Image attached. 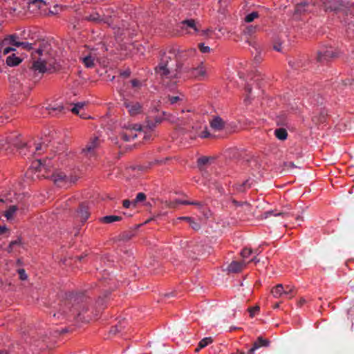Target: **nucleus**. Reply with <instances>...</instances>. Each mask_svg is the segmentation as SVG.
Here are the masks:
<instances>
[{
    "instance_id": "nucleus-40",
    "label": "nucleus",
    "mask_w": 354,
    "mask_h": 354,
    "mask_svg": "<svg viewBox=\"0 0 354 354\" xmlns=\"http://www.w3.org/2000/svg\"><path fill=\"white\" fill-rule=\"evenodd\" d=\"M252 252L253 251L252 248L245 247L241 250V256L244 259L248 258L252 254Z\"/></svg>"
},
{
    "instance_id": "nucleus-29",
    "label": "nucleus",
    "mask_w": 354,
    "mask_h": 354,
    "mask_svg": "<svg viewBox=\"0 0 354 354\" xmlns=\"http://www.w3.org/2000/svg\"><path fill=\"white\" fill-rule=\"evenodd\" d=\"M82 63L86 68H93L95 66V57L91 54L82 59Z\"/></svg>"
},
{
    "instance_id": "nucleus-24",
    "label": "nucleus",
    "mask_w": 354,
    "mask_h": 354,
    "mask_svg": "<svg viewBox=\"0 0 354 354\" xmlns=\"http://www.w3.org/2000/svg\"><path fill=\"white\" fill-rule=\"evenodd\" d=\"M47 110L49 111L50 114H52L53 115H57L60 113H65V108L62 105H57V106H52L49 105L47 107Z\"/></svg>"
},
{
    "instance_id": "nucleus-27",
    "label": "nucleus",
    "mask_w": 354,
    "mask_h": 354,
    "mask_svg": "<svg viewBox=\"0 0 354 354\" xmlns=\"http://www.w3.org/2000/svg\"><path fill=\"white\" fill-rule=\"evenodd\" d=\"M327 118V113L326 111L323 110L320 111L319 115L318 116L315 115L313 118V121L316 124H323L326 122Z\"/></svg>"
},
{
    "instance_id": "nucleus-2",
    "label": "nucleus",
    "mask_w": 354,
    "mask_h": 354,
    "mask_svg": "<svg viewBox=\"0 0 354 354\" xmlns=\"http://www.w3.org/2000/svg\"><path fill=\"white\" fill-rule=\"evenodd\" d=\"M176 49L169 48L167 52H160V62L154 68L156 74L161 78L171 80L180 77L183 72V64L176 61Z\"/></svg>"
},
{
    "instance_id": "nucleus-41",
    "label": "nucleus",
    "mask_w": 354,
    "mask_h": 354,
    "mask_svg": "<svg viewBox=\"0 0 354 354\" xmlns=\"http://www.w3.org/2000/svg\"><path fill=\"white\" fill-rule=\"evenodd\" d=\"M260 310V308L259 306H255L253 307H250L248 308V311L250 314V317H254V315L258 313Z\"/></svg>"
},
{
    "instance_id": "nucleus-63",
    "label": "nucleus",
    "mask_w": 354,
    "mask_h": 354,
    "mask_svg": "<svg viewBox=\"0 0 354 354\" xmlns=\"http://www.w3.org/2000/svg\"><path fill=\"white\" fill-rule=\"evenodd\" d=\"M178 204L184 205H191V201L187 200H179L177 201Z\"/></svg>"
},
{
    "instance_id": "nucleus-6",
    "label": "nucleus",
    "mask_w": 354,
    "mask_h": 354,
    "mask_svg": "<svg viewBox=\"0 0 354 354\" xmlns=\"http://www.w3.org/2000/svg\"><path fill=\"white\" fill-rule=\"evenodd\" d=\"M10 91L12 93V98L17 103L24 101L30 93V89L29 87H23L21 84L17 80L12 81V84L10 86Z\"/></svg>"
},
{
    "instance_id": "nucleus-33",
    "label": "nucleus",
    "mask_w": 354,
    "mask_h": 354,
    "mask_svg": "<svg viewBox=\"0 0 354 354\" xmlns=\"http://www.w3.org/2000/svg\"><path fill=\"white\" fill-rule=\"evenodd\" d=\"M254 345H257L258 348L261 346H268L270 341L268 339H264L261 336L258 337L257 340L253 343Z\"/></svg>"
},
{
    "instance_id": "nucleus-31",
    "label": "nucleus",
    "mask_w": 354,
    "mask_h": 354,
    "mask_svg": "<svg viewBox=\"0 0 354 354\" xmlns=\"http://www.w3.org/2000/svg\"><path fill=\"white\" fill-rule=\"evenodd\" d=\"M275 136L280 140H285L288 137V132L283 128H279L274 131Z\"/></svg>"
},
{
    "instance_id": "nucleus-26",
    "label": "nucleus",
    "mask_w": 354,
    "mask_h": 354,
    "mask_svg": "<svg viewBox=\"0 0 354 354\" xmlns=\"http://www.w3.org/2000/svg\"><path fill=\"white\" fill-rule=\"evenodd\" d=\"M213 342V339L211 337H205L202 339L198 344L197 347L195 349V352L198 353L201 349L206 347Z\"/></svg>"
},
{
    "instance_id": "nucleus-23",
    "label": "nucleus",
    "mask_w": 354,
    "mask_h": 354,
    "mask_svg": "<svg viewBox=\"0 0 354 354\" xmlns=\"http://www.w3.org/2000/svg\"><path fill=\"white\" fill-rule=\"evenodd\" d=\"M21 62L22 59L19 57L16 56L15 53H12V55L8 56L6 60V64L9 66H18Z\"/></svg>"
},
{
    "instance_id": "nucleus-59",
    "label": "nucleus",
    "mask_w": 354,
    "mask_h": 354,
    "mask_svg": "<svg viewBox=\"0 0 354 354\" xmlns=\"http://www.w3.org/2000/svg\"><path fill=\"white\" fill-rule=\"evenodd\" d=\"M120 76H122V77L127 78L131 75V71L129 69H127V70L120 72Z\"/></svg>"
},
{
    "instance_id": "nucleus-46",
    "label": "nucleus",
    "mask_w": 354,
    "mask_h": 354,
    "mask_svg": "<svg viewBox=\"0 0 354 354\" xmlns=\"http://www.w3.org/2000/svg\"><path fill=\"white\" fill-rule=\"evenodd\" d=\"M190 227L195 231H198L201 228V225L196 222L192 218V221L189 222Z\"/></svg>"
},
{
    "instance_id": "nucleus-28",
    "label": "nucleus",
    "mask_w": 354,
    "mask_h": 354,
    "mask_svg": "<svg viewBox=\"0 0 354 354\" xmlns=\"http://www.w3.org/2000/svg\"><path fill=\"white\" fill-rule=\"evenodd\" d=\"M271 293L274 297H280L284 295V287L282 284H277L272 289Z\"/></svg>"
},
{
    "instance_id": "nucleus-32",
    "label": "nucleus",
    "mask_w": 354,
    "mask_h": 354,
    "mask_svg": "<svg viewBox=\"0 0 354 354\" xmlns=\"http://www.w3.org/2000/svg\"><path fill=\"white\" fill-rule=\"evenodd\" d=\"M18 209L17 205H10L8 209L4 212V216L8 220L12 218L15 213Z\"/></svg>"
},
{
    "instance_id": "nucleus-34",
    "label": "nucleus",
    "mask_w": 354,
    "mask_h": 354,
    "mask_svg": "<svg viewBox=\"0 0 354 354\" xmlns=\"http://www.w3.org/2000/svg\"><path fill=\"white\" fill-rule=\"evenodd\" d=\"M259 29L258 26H253V25H249L245 27V28L243 30V33L245 35L251 36L253 34H254L257 30Z\"/></svg>"
},
{
    "instance_id": "nucleus-17",
    "label": "nucleus",
    "mask_w": 354,
    "mask_h": 354,
    "mask_svg": "<svg viewBox=\"0 0 354 354\" xmlns=\"http://www.w3.org/2000/svg\"><path fill=\"white\" fill-rule=\"evenodd\" d=\"M212 129L215 131H221L225 127V122L220 116H214L209 122Z\"/></svg>"
},
{
    "instance_id": "nucleus-5",
    "label": "nucleus",
    "mask_w": 354,
    "mask_h": 354,
    "mask_svg": "<svg viewBox=\"0 0 354 354\" xmlns=\"http://www.w3.org/2000/svg\"><path fill=\"white\" fill-rule=\"evenodd\" d=\"M46 53H44V49L40 44L39 47L31 53L32 57V64L30 66L34 73L44 74L47 71V61L45 58Z\"/></svg>"
},
{
    "instance_id": "nucleus-60",
    "label": "nucleus",
    "mask_w": 354,
    "mask_h": 354,
    "mask_svg": "<svg viewBox=\"0 0 354 354\" xmlns=\"http://www.w3.org/2000/svg\"><path fill=\"white\" fill-rule=\"evenodd\" d=\"M132 87H138L140 86V82L137 79H133L131 80Z\"/></svg>"
},
{
    "instance_id": "nucleus-36",
    "label": "nucleus",
    "mask_w": 354,
    "mask_h": 354,
    "mask_svg": "<svg viewBox=\"0 0 354 354\" xmlns=\"http://www.w3.org/2000/svg\"><path fill=\"white\" fill-rule=\"evenodd\" d=\"M296 295L295 287L292 286H286L284 288V295L288 296L290 299Z\"/></svg>"
},
{
    "instance_id": "nucleus-42",
    "label": "nucleus",
    "mask_w": 354,
    "mask_h": 354,
    "mask_svg": "<svg viewBox=\"0 0 354 354\" xmlns=\"http://www.w3.org/2000/svg\"><path fill=\"white\" fill-rule=\"evenodd\" d=\"M21 243V239L19 237L15 241H12L8 245V251L11 252L14 247L16 245H19Z\"/></svg>"
},
{
    "instance_id": "nucleus-39",
    "label": "nucleus",
    "mask_w": 354,
    "mask_h": 354,
    "mask_svg": "<svg viewBox=\"0 0 354 354\" xmlns=\"http://www.w3.org/2000/svg\"><path fill=\"white\" fill-rule=\"evenodd\" d=\"M17 45H19V47H22L23 49L27 50H36L37 48H35L33 47L34 44L28 43L27 41H21L20 44H17Z\"/></svg>"
},
{
    "instance_id": "nucleus-47",
    "label": "nucleus",
    "mask_w": 354,
    "mask_h": 354,
    "mask_svg": "<svg viewBox=\"0 0 354 354\" xmlns=\"http://www.w3.org/2000/svg\"><path fill=\"white\" fill-rule=\"evenodd\" d=\"M198 48L203 53H207L210 52V48L209 46H205L203 43L198 44Z\"/></svg>"
},
{
    "instance_id": "nucleus-21",
    "label": "nucleus",
    "mask_w": 354,
    "mask_h": 354,
    "mask_svg": "<svg viewBox=\"0 0 354 354\" xmlns=\"http://www.w3.org/2000/svg\"><path fill=\"white\" fill-rule=\"evenodd\" d=\"M84 19L95 24H100L103 21L101 15L97 11H93L89 15L85 16Z\"/></svg>"
},
{
    "instance_id": "nucleus-51",
    "label": "nucleus",
    "mask_w": 354,
    "mask_h": 354,
    "mask_svg": "<svg viewBox=\"0 0 354 354\" xmlns=\"http://www.w3.org/2000/svg\"><path fill=\"white\" fill-rule=\"evenodd\" d=\"M266 217L268 216V215H272V214H273L274 216H282L283 217H286L288 215V213H284V212H279V213L273 214V211L266 212Z\"/></svg>"
},
{
    "instance_id": "nucleus-8",
    "label": "nucleus",
    "mask_w": 354,
    "mask_h": 354,
    "mask_svg": "<svg viewBox=\"0 0 354 354\" xmlns=\"http://www.w3.org/2000/svg\"><path fill=\"white\" fill-rule=\"evenodd\" d=\"M142 127L140 124H136L132 129H127L125 131L120 133V138L125 142H129L134 140L137 137L136 131L141 132Z\"/></svg>"
},
{
    "instance_id": "nucleus-38",
    "label": "nucleus",
    "mask_w": 354,
    "mask_h": 354,
    "mask_svg": "<svg viewBox=\"0 0 354 354\" xmlns=\"http://www.w3.org/2000/svg\"><path fill=\"white\" fill-rule=\"evenodd\" d=\"M146 194L143 192H140L137 194L136 198L133 201V205L136 207V204L139 202H143L146 200Z\"/></svg>"
},
{
    "instance_id": "nucleus-48",
    "label": "nucleus",
    "mask_w": 354,
    "mask_h": 354,
    "mask_svg": "<svg viewBox=\"0 0 354 354\" xmlns=\"http://www.w3.org/2000/svg\"><path fill=\"white\" fill-rule=\"evenodd\" d=\"M282 42L279 40L275 41L273 44V49L277 52H281L282 49Z\"/></svg>"
},
{
    "instance_id": "nucleus-25",
    "label": "nucleus",
    "mask_w": 354,
    "mask_h": 354,
    "mask_svg": "<svg viewBox=\"0 0 354 354\" xmlns=\"http://www.w3.org/2000/svg\"><path fill=\"white\" fill-rule=\"evenodd\" d=\"M122 216L116 215L105 216L100 218V221L103 223H111L122 220Z\"/></svg>"
},
{
    "instance_id": "nucleus-22",
    "label": "nucleus",
    "mask_w": 354,
    "mask_h": 354,
    "mask_svg": "<svg viewBox=\"0 0 354 354\" xmlns=\"http://www.w3.org/2000/svg\"><path fill=\"white\" fill-rule=\"evenodd\" d=\"M182 26L181 28L183 29L187 30L188 28H191L194 30L195 33L198 32V29L197 28L196 26V23L194 19H186L181 22Z\"/></svg>"
},
{
    "instance_id": "nucleus-56",
    "label": "nucleus",
    "mask_w": 354,
    "mask_h": 354,
    "mask_svg": "<svg viewBox=\"0 0 354 354\" xmlns=\"http://www.w3.org/2000/svg\"><path fill=\"white\" fill-rule=\"evenodd\" d=\"M232 203L234 205H235L236 207H240V206H242L243 204H248L247 202H241V201H236V199L234 198H232Z\"/></svg>"
},
{
    "instance_id": "nucleus-62",
    "label": "nucleus",
    "mask_w": 354,
    "mask_h": 354,
    "mask_svg": "<svg viewBox=\"0 0 354 354\" xmlns=\"http://www.w3.org/2000/svg\"><path fill=\"white\" fill-rule=\"evenodd\" d=\"M8 232V229L6 225H0V235L4 234Z\"/></svg>"
},
{
    "instance_id": "nucleus-52",
    "label": "nucleus",
    "mask_w": 354,
    "mask_h": 354,
    "mask_svg": "<svg viewBox=\"0 0 354 354\" xmlns=\"http://www.w3.org/2000/svg\"><path fill=\"white\" fill-rule=\"evenodd\" d=\"M212 136L207 129L203 131L201 133V138H212Z\"/></svg>"
},
{
    "instance_id": "nucleus-49",
    "label": "nucleus",
    "mask_w": 354,
    "mask_h": 354,
    "mask_svg": "<svg viewBox=\"0 0 354 354\" xmlns=\"http://www.w3.org/2000/svg\"><path fill=\"white\" fill-rule=\"evenodd\" d=\"M121 331V326L120 325H115L113 326H111L109 333L113 335H115Z\"/></svg>"
},
{
    "instance_id": "nucleus-12",
    "label": "nucleus",
    "mask_w": 354,
    "mask_h": 354,
    "mask_svg": "<svg viewBox=\"0 0 354 354\" xmlns=\"http://www.w3.org/2000/svg\"><path fill=\"white\" fill-rule=\"evenodd\" d=\"M55 184L60 187H65L71 180L64 172H57L52 176Z\"/></svg>"
},
{
    "instance_id": "nucleus-53",
    "label": "nucleus",
    "mask_w": 354,
    "mask_h": 354,
    "mask_svg": "<svg viewBox=\"0 0 354 354\" xmlns=\"http://www.w3.org/2000/svg\"><path fill=\"white\" fill-rule=\"evenodd\" d=\"M59 10H61L60 7L58 5H55L53 7V10H49V14L53 15H57V14H58Z\"/></svg>"
},
{
    "instance_id": "nucleus-7",
    "label": "nucleus",
    "mask_w": 354,
    "mask_h": 354,
    "mask_svg": "<svg viewBox=\"0 0 354 354\" xmlns=\"http://www.w3.org/2000/svg\"><path fill=\"white\" fill-rule=\"evenodd\" d=\"M167 115V113L162 111L161 115H149L146 118V126L145 128L149 131H153L157 125L161 124L163 120H169L167 118H165Z\"/></svg>"
},
{
    "instance_id": "nucleus-3",
    "label": "nucleus",
    "mask_w": 354,
    "mask_h": 354,
    "mask_svg": "<svg viewBox=\"0 0 354 354\" xmlns=\"http://www.w3.org/2000/svg\"><path fill=\"white\" fill-rule=\"evenodd\" d=\"M106 277H103L100 280L99 286L102 288L104 291L103 296H99L95 301L94 307L95 312L97 313V316L106 307L111 295V291L114 290L118 287V281L114 278L110 277V274L105 273Z\"/></svg>"
},
{
    "instance_id": "nucleus-19",
    "label": "nucleus",
    "mask_w": 354,
    "mask_h": 354,
    "mask_svg": "<svg viewBox=\"0 0 354 354\" xmlns=\"http://www.w3.org/2000/svg\"><path fill=\"white\" fill-rule=\"evenodd\" d=\"M244 267H245V263L244 261H233L228 266L227 270L230 272L239 273L243 270Z\"/></svg>"
},
{
    "instance_id": "nucleus-43",
    "label": "nucleus",
    "mask_w": 354,
    "mask_h": 354,
    "mask_svg": "<svg viewBox=\"0 0 354 354\" xmlns=\"http://www.w3.org/2000/svg\"><path fill=\"white\" fill-rule=\"evenodd\" d=\"M132 236L131 232H124L120 234V240L128 241L131 239Z\"/></svg>"
},
{
    "instance_id": "nucleus-13",
    "label": "nucleus",
    "mask_w": 354,
    "mask_h": 354,
    "mask_svg": "<svg viewBox=\"0 0 354 354\" xmlns=\"http://www.w3.org/2000/svg\"><path fill=\"white\" fill-rule=\"evenodd\" d=\"M123 105L128 109L131 115H136L141 112L142 106L139 102H133L125 99Z\"/></svg>"
},
{
    "instance_id": "nucleus-11",
    "label": "nucleus",
    "mask_w": 354,
    "mask_h": 354,
    "mask_svg": "<svg viewBox=\"0 0 354 354\" xmlns=\"http://www.w3.org/2000/svg\"><path fill=\"white\" fill-rule=\"evenodd\" d=\"M99 145V138L94 137L88 142L86 147L82 149V153L88 156L92 157L95 156V150Z\"/></svg>"
},
{
    "instance_id": "nucleus-64",
    "label": "nucleus",
    "mask_w": 354,
    "mask_h": 354,
    "mask_svg": "<svg viewBox=\"0 0 354 354\" xmlns=\"http://www.w3.org/2000/svg\"><path fill=\"white\" fill-rule=\"evenodd\" d=\"M258 349L257 345L252 344V346L250 349L248 350V354H253L254 351Z\"/></svg>"
},
{
    "instance_id": "nucleus-16",
    "label": "nucleus",
    "mask_w": 354,
    "mask_h": 354,
    "mask_svg": "<svg viewBox=\"0 0 354 354\" xmlns=\"http://www.w3.org/2000/svg\"><path fill=\"white\" fill-rule=\"evenodd\" d=\"M252 182L250 178L243 181L242 183H235L232 187L238 193H244L252 187Z\"/></svg>"
},
{
    "instance_id": "nucleus-54",
    "label": "nucleus",
    "mask_w": 354,
    "mask_h": 354,
    "mask_svg": "<svg viewBox=\"0 0 354 354\" xmlns=\"http://www.w3.org/2000/svg\"><path fill=\"white\" fill-rule=\"evenodd\" d=\"M6 46H8V42L4 38L3 40L0 41V53L3 52Z\"/></svg>"
},
{
    "instance_id": "nucleus-20",
    "label": "nucleus",
    "mask_w": 354,
    "mask_h": 354,
    "mask_svg": "<svg viewBox=\"0 0 354 354\" xmlns=\"http://www.w3.org/2000/svg\"><path fill=\"white\" fill-rule=\"evenodd\" d=\"M310 4L307 2H301L296 5L295 8V14L301 15L305 12H310L309 8L310 7Z\"/></svg>"
},
{
    "instance_id": "nucleus-35",
    "label": "nucleus",
    "mask_w": 354,
    "mask_h": 354,
    "mask_svg": "<svg viewBox=\"0 0 354 354\" xmlns=\"http://www.w3.org/2000/svg\"><path fill=\"white\" fill-rule=\"evenodd\" d=\"M210 158H211L208 156H201L198 158L196 162L198 167L201 170L204 165H206L209 163Z\"/></svg>"
},
{
    "instance_id": "nucleus-4",
    "label": "nucleus",
    "mask_w": 354,
    "mask_h": 354,
    "mask_svg": "<svg viewBox=\"0 0 354 354\" xmlns=\"http://www.w3.org/2000/svg\"><path fill=\"white\" fill-rule=\"evenodd\" d=\"M324 8L326 12H334L337 15H342L346 19L349 15H351V8L353 4L349 1L343 0H326L324 2Z\"/></svg>"
},
{
    "instance_id": "nucleus-10",
    "label": "nucleus",
    "mask_w": 354,
    "mask_h": 354,
    "mask_svg": "<svg viewBox=\"0 0 354 354\" xmlns=\"http://www.w3.org/2000/svg\"><path fill=\"white\" fill-rule=\"evenodd\" d=\"M189 73L191 77H193L199 80H204L207 76L206 69L203 62L196 68H191L188 71H186Z\"/></svg>"
},
{
    "instance_id": "nucleus-37",
    "label": "nucleus",
    "mask_w": 354,
    "mask_h": 354,
    "mask_svg": "<svg viewBox=\"0 0 354 354\" xmlns=\"http://www.w3.org/2000/svg\"><path fill=\"white\" fill-rule=\"evenodd\" d=\"M259 17V14L258 12L257 11H254L248 15H247L245 17V21L246 23H250L252 21H253L255 19H257Z\"/></svg>"
},
{
    "instance_id": "nucleus-50",
    "label": "nucleus",
    "mask_w": 354,
    "mask_h": 354,
    "mask_svg": "<svg viewBox=\"0 0 354 354\" xmlns=\"http://www.w3.org/2000/svg\"><path fill=\"white\" fill-rule=\"evenodd\" d=\"M17 272L19 276V279L21 280H26L28 278V276L24 269L20 268L17 270Z\"/></svg>"
},
{
    "instance_id": "nucleus-18",
    "label": "nucleus",
    "mask_w": 354,
    "mask_h": 354,
    "mask_svg": "<svg viewBox=\"0 0 354 354\" xmlns=\"http://www.w3.org/2000/svg\"><path fill=\"white\" fill-rule=\"evenodd\" d=\"M27 3L28 8L32 12L38 11L43 6L46 5L44 0H28Z\"/></svg>"
},
{
    "instance_id": "nucleus-15",
    "label": "nucleus",
    "mask_w": 354,
    "mask_h": 354,
    "mask_svg": "<svg viewBox=\"0 0 354 354\" xmlns=\"http://www.w3.org/2000/svg\"><path fill=\"white\" fill-rule=\"evenodd\" d=\"M77 212L82 223L86 222L90 216L89 208L84 203L80 204Z\"/></svg>"
},
{
    "instance_id": "nucleus-57",
    "label": "nucleus",
    "mask_w": 354,
    "mask_h": 354,
    "mask_svg": "<svg viewBox=\"0 0 354 354\" xmlns=\"http://www.w3.org/2000/svg\"><path fill=\"white\" fill-rule=\"evenodd\" d=\"M131 205H133V201H131L129 199H125L122 202V205L125 208H129L131 206Z\"/></svg>"
},
{
    "instance_id": "nucleus-44",
    "label": "nucleus",
    "mask_w": 354,
    "mask_h": 354,
    "mask_svg": "<svg viewBox=\"0 0 354 354\" xmlns=\"http://www.w3.org/2000/svg\"><path fill=\"white\" fill-rule=\"evenodd\" d=\"M84 105V103L77 102V104H75L74 107L71 109V111L74 114L78 115L80 109L83 108Z\"/></svg>"
},
{
    "instance_id": "nucleus-9",
    "label": "nucleus",
    "mask_w": 354,
    "mask_h": 354,
    "mask_svg": "<svg viewBox=\"0 0 354 354\" xmlns=\"http://www.w3.org/2000/svg\"><path fill=\"white\" fill-rule=\"evenodd\" d=\"M339 53L333 50L331 48L326 49L324 51H319L317 53V60L322 64L327 63L331 59L337 57Z\"/></svg>"
},
{
    "instance_id": "nucleus-55",
    "label": "nucleus",
    "mask_w": 354,
    "mask_h": 354,
    "mask_svg": "<svg viewBox=\"0 0 354 354\" xmlns=\"http://www.w3.org/2000/svg\"><path fill=\"white\" fill-rule=\"evenodd\" d=\"M15 48H12L10 46H6V47H5V48L2 53L3 55H7V54L10 53V52L15 51Z\"/></svg>"
},
{
    "instance_id": "nucleus-58",
    "label": "nucleus",
    "mask_w": 354,
    "mask_h": 354,
    "mask_svg": "<svg viewBox=\"0 0 354 354\" xmlns=\"http://www.w3.org/2000/svg\"><path fill=\"white\" fill-rule=\"evenodd\" d=\"M152 131H149V132L145 131V135L143 136V140H149L152 138Z\"/></svg>"
},
{
    "instance_id": "nucleus-14",
    "label": "nucleus",
    "mask_w": 354,
    "mask_h": 354,
    "mask_svg": "<svg viewBox=\"0 0 354 354\" xmlns=\"http://www.w3.org/2000/svg\"><path fill=\"white\" fill-rule=\"evenodd\" d=\"M50 159H39L36 160L32 163V167L35 168L37 171H41L42 170H49L50 167Z\"/></svg>"
},
{
    "instance_id": "nucleus-1",
    "label": "nucleus",
    "mask_w": 354,
    "mask_h": 354,
    "mask_svg": "<svg viewBox=\"0 0 354 354\" xmlns=\"http://www.w3.org/2000/svg\"><path fill=\"white\" fill-rule=\"evenodd\" d=\"M59 311L66 315L67 319L81 322H88L97 317V313L93 306L92 299L84 294L71 295L62 301Z\"/></svg>"
},
{
    "instance_id": "nucleus-30",
    "label": "nucleus",
    "mask_w": 354,
    "mask_h": 354,
    "mask_svg": "<svg viewBox=\"0 0 354 354\" xmlns=\"http://www.w3.org/2000/svg\"><path fill=\"white\" fill-rule=\"evenodd\" d=\"M17 39H18V36H17L15 34L8 35L5 37V39L8 42V45L19 47V45H17V44H20L21 41H17Z\"/></svg>"
},
{
    "instance_id": "nucleus-61",
    "label": "nucleus",
    "mask_w": 354,
    "mask_h": 354,
    "mask_svg": "<svg viewBox=\"0 0 354 354\" xmlns=\"http://www.w3.org/2000/svg\"><path fill=\"white\" fill-rule=\"evenodd\" d=\"M191 205H194V206H196L198 207H202L203 206V203L200 201H191Z\"/></svg>"
},
{
    "instance_id": "nucleus-45",
    "label": "nucleus",
    "mask_w": 354,
    "mask_h": 354,
    "mask_svg": "<svg viewBox=\"0 0 354 354\" xmlns=\"http://www.w3.org/2000/svg\"><path fill=\"white\" fill-rule=\"evenodd\" d=\"M167 99H168V102L170 103V104H174L177 103L178 102L183 100V99L180 98L179 96L168 95Z\"/></svg>"
}]
</instances>
